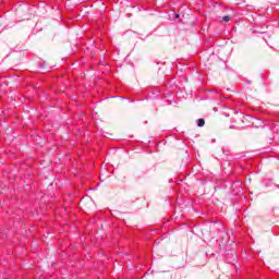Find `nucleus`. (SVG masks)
Instances as JSON below:
<instances>
[{
  "mask_svg": "<svg viewBox=\"0 0 279 279\" xmlns=\"http://www.w3.org/2000/svg\"><path fill=\"white\" fill-rule=\"evenodd\" d=\"M197 125H198V128H204V125H206V121L201 118L197 120Z\"/></svg>",
  "mask_w": 279,
  "mask_h": 279,
  "instance_id": "2",
  "label": "nucleus"
},
{
  "mask_svg": "<svg viewBox=\"0 0 279 279\" xmlns=\"http://www.w3.org/2000/svg\"><path fill=\"white\" fill-rule=\"evenodd\" d=\"M231 19H232V17H231L230 15H225V16L222 17V21H225V23H228V22H230Z\"/></svg>",
  "mask_w": 279,
  "mask_h": 279,
  "instance_id": "3",
  "label": "nucleus"
},
{
  "mask_svg": "<svg viewBox=\"0 0 279 279\" xmlns=\"http://www.w3.org/2000/svg\"><path fill=\"white\" fill-rule=\"evenodd\" d=\"M254 121H256V118L248 116V114H242L239 119H238V128L240 130H245V128H252V125H254Z\"/></svg>",
  "mask_w": 279,
  "mask_h": 279,
  "instance_id": "1",
  "label": "nucleus"
}]
</instances>
